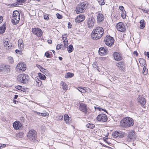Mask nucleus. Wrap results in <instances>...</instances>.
I'll list each match as a JSON object with an SVG mask.
<instances>
[{"label":"nucleus","instance_id":"nucleus-1","mask_svg":"<svg viewBox=\"0 0 149 149\" xmlns=\"http://www.w3.org/2000/svg\"><path fill=\"white\" fill-rule=\"evenodd\" d=\"M104 30L102 28L97 27L93 29L91 34L92 38L95 40H97L101 38L103 33Z\"/></svg>","mask_w":149,"mask_h":149},{"label":"nucleus","instance_id":"nucleus-2","mask_svg":"<svg viewBox=\"0 0 149 149\" xmlns=\"http://www.w3.org/2000/svg\"><path fill=\"white\" fill-rule=\"evenodd\" d=\"M134 124V120L130 117L124 118L121 120L120 123L121 126L125 128L132 126Z\"/></svg>","mask_w":149,"mask_h":149},{"label":"nucleus","instance_id":"nucleus-3","mask_svg":"<svg viewBox=\"0 0 149 149\" xmlns=\"http://www.w3.org/2000/svg\"><path fill=\"white\" fill-rule=\"evenodd\" d=\"M89 5L87 1L83 2L77 5L76 7V12L77 13H81L84 12Z\"/></svg>","mask_w":149,"mask_h":149},{"label":"nucleus","instance_id":"nucleus-4","mask_svg":"<svg viewBox=\"0 0 149 149\" xmlns=\"http://www.w3.org/2000/svg\"><path fill=\"white\" fill-rule=\"evenodd\" d=\"M11 18V21L13 24L16 25L18 24L20 19V15L19 11L17 10L14 11Z\"/></svg>","mask_w":149,"mask_h":149},{"label":"nucleus","instance_id":"nucleus-5","mask_svg":"<svg viewBox=\"0 0 149 149\" xmlns=\"http://www.w3.org/2000/svg\"><path fill=\"white\" fill-rule=\"evenodd\" d=\"M27 137L30 141H34L37 138V132L33 130H30L28 133Z\"/></svg>","mask_w":149,"mask_h":149},{"label":"nucleus","instance_id":"nucleus-6","mask_svg":"<svg viewBox=\"0 0 149 149\" xmlns=\"http://www.w3.org/2000/svg\"><path fill=\"white\" fill-rule=\"evenodd\" d=\"M18 81L21 83H26L28 81L29 77L26 74H20L17 77Z\"/></svg>","mask_w":149,"mask_h":149},{"label":"nucleus","instance_id":"nucleus-7","mask_svg":"<svg viewBox=\"0 0 149 149\" xmlns=\"http://www.w3.org/2000/svg\"><path fill=\"white\" fill-rule=\"evenodd\" d=\"M105 44L108 46H111L113 45L114 43L113 38L110 36H107L104 38Z\"/></svg>","mask_w":149,"mask_h":149},{"label":"nucleus","instance_id":"nucleus-8","mask_svg":"<svg viewBox=\"0 0 149 149\" xmlns=\"http://www.w3.org/2000/svg\"><path fill=\"white\" fill-rule=\"evenodd\" d=\"M97 119L100 122H106L108 120V118L106 114L102 113L97 116Z\"/></svg>","mask_w":149,"mask_h":149},{"label":"nucleus","instance_id":"nucleus-9","mask_svg":"<svg viewBox=\"0 0 149 149\" xmlns=\"http://www.w3.org/2000/svg\"><path fill=\"white\" fill-rule=\"evenodd\" d=\"M32 33L38 37H40L42 35V30L38 28H32Z\"/></svg>","mask_w":149,"mask_h":149},{"label":"nucleus","instance_id":"nucleus-10","mask_svg":"<svg viewBox=\"0 0 149 149\" xmlns=\"http://www.w3.org/2000/svg\"><path fill=\"white\" fill-rule=\"evenodd\" d=\"M113 138H122L124 136L123 133L121 131H116L112 134Z\"/></svg>","mask_w":149,"mask_h":149},{"label":"nucleus","instance_id":"nucleus-11","mask_svg":"<svg viewBox=\"0 0 149 149\" xmlns=\"http://www.w3.org/2000/svg\"><path fill=\"white\" fill-rule=\"evenodd\" d=\"M116 28L118 31L120 32H124L126 30L125 26L122 22H120L117 24Z\"/></svg>","mask_w":149,"mask_h":149},{"label":"nucleus","instance_id":"nucleus-12","mask_svg":"<svg viewBox=\"0 0 149 149\" xmlns=\"http://www.w3.org/2000/svg\"><path fill=\"white\" fill-rule=\"evenodd\" d=\"M10 69L8 66L4 65L0 68V74H5L9 71Z\"/></svg>","mask_w":149,"mask_h":149},{"label":"nucleus","instance_id":"nucleus-13","mask_svg":"<svg viewBox=\"0 0 149 149\" xmlns=\"http://www.w3.org/2000/svg\"><path fill=\"white\" fill-rule=\"evenodd\" d=\"M136 138L135 132L133 131H131L129 132L128 136L127 138V140L128 141H131L132 140H134Z\"/></svg>","mask_w":149,"mask_h":149},{"label":"nucleus","instance_id":"nucleus-14","mask_svg":"<svg viewBox=\"0 0 149 149\" xmlns=\"http://www.w3.org/2000/svg\"><path fill=\"white\" fill-rule=\"evenodd\" d=\"M95 20V19L93 17H91L88 19L87 24L89 28H91L93 27L94 25Z\"/></svg>","mask_w":149,"mask_h":149},{"label":"nucleus","instance_id":"nucleus-15","mask_svg":"<svg viewBox=\"0 0 149 149\" xmlns=\"http://www.w3.org/2000/svg\"><path fill=\"white\" fill-rule=\"evenodd\" d=\"M138 102L143 107H145L144 106L146 104L145 99L141 95H139L137 98Z\"/></svg>","mask_w":149,"mask_h":149},{"label":"nucleus","instance_id":"nucleus-16","mask_svg":"<svg viewBox=\"0 0 149 149\" xmlns=\"http://www.w3.org/2000/svg\"><path fill=\"white\" fill-rule=\"evenodd\" d=\"M14 128L17 130L22 127V124L19 121H16L13 124Z\"/></svg>","mask_w":149,"mask_h":149},{"label":"nucleus","instance_id":"nucleus-17","mask_svg":"<svg viewBox=\"0 0 149 149\" xmlns=\"http://www.w3.org/2000/svg\"><path fill=\"white\" fill-rule=\"evenodd\" d=\"M25 65L23 62L18 63L17 66V68L22 71H25L26 70Z\"/></svg>","mask_w":149,"mask_h":149},{"label":"nucleus","instance_id":"nucleus-18","mask_svg":"<svg viewBox=\"0 0 149 149\" xmlns=\"http://www.w3.org/2000/svg\"><path fill=\"white\" fill-rule=\"evenodd\" d=\"M79 108L80 110L85 113H86L87 112V106L85 104L81 103L80 104Z\"/></svg>","mask_w":149,"mask_h":149},{"label":"nucleus","instance_id":"nucleus-19","mask_svg":"<svg viewBox=\"0 0 149 149\" xmlns=\"http://www.w3.org/2000/svg\"><path fill=\"white\" fill-rule=\"evenodd\" d=\"M97 22L98 23H100L103 21L104 17L103 14L99 13L97 15Z\"/></svg>","mask_w":149,"mask_h":149},{"label":"nucleus","instance_id":"nucleus-20","mask_svg":"<svg viewBox=\"0 0 149 149\" xmlns=\"http://www.w3.org/2000/svg\"><path fill=\"white\" fill-rule=\"evenodd\" d=\"M113 56L116 60L119 61L121 60V57L118 52H115L113 54Z\"/></svg>","mask_w":149,"mask_h":149},{"label":"nucleus","instance_id":"nucleus-21","mask_svg":"<svg viewBox=\"0 0 149 149\" xmlns=\"http://www.w3.org/2000/svg\"><path fill=\"white\" fill-rule=\"evenodd\" d=\"M107 52L106 50L104 47H101L100 48L99 51V53L100 55L102 56L105 54Z\"/></svg>","mask_w":149,"mask_h":149},{"label":"nucleus","instance_id":"nucleus-22","mask_svg":"<svg viewBox=\"0 0 149 149\" xmlns=\"http://www.w3.org/2000/svg\"><path fill=\"white\" fill-rule=\"evenodd\" d=\"M125 63L123 61H120L118 63L116 64V65L118 67L121 68V70H123V66H125Z\"/></svg>","mask_w":149,"mask_h":149},{"label":"nucleus","instance_id":"nucleus-23","mask_svg":"<svg viewBox=\"0 0 149 149\" xmlns=\"http://www.w3.org/2000/svg\"><path fill=\"white\" fill-rule=\"evenodd\" d=\"M64 120L65 123L68 124H70V120L68 115L66 114L64 116Z\"/></svg>","mask_w":149,"mask_h":149},{"label":"nucleus","instance_id":"nucleus-24","mask_svg":"<svg viewBox=\"0 0 149 149\" xmlns=\"http://www.w3.org/2000/svg\"><path fill=\"white\" fill-rule=\"evenodd\" d=\"M140 28L141 29H143L145 26L146 23L144 19H141L140 21Z\"/></svg>","mask_w":149,"mask_h":149},{"label":"nucleus","instance_id":"nucleus-25","mask_svg":"<svg viewBox=\"0 0 149 149\" xmlns=\"http://www.w3.org/2000/svg\"><path fill=\"white\" fill-rule=\"evenodd\" d=\"M139 62L140 63V64L142 66H144V65H146V60H144L143 58H140L139 59Z\"/></svg>","mask_w":149,"mask_h":149},{"label":"nucleus","instance_id":"nucleus-26","mask_svg":"<svg viewBox=\"0 0 149 149\" xmlns=\"http://www.w3.org/2000/svg\"><path fill=\"white\" fill-rule=\"evenodd\" d=\"M6 29V25L4 24L2 26L0 27V34L3 33Z\"/></svg>","mask_w":149,"mask_h":149},{"label":"nucleus","instance_id":"nucleus-27","mask_svg":"<svg viewBox=\"0 0 149 149\" xmlns=\"http://www.w3.org/2000/svg\"><path fill=\"white\" fill-rule=\"evenodd\" d=\"M4 46L6 47H8V48H10L11 47H12V44L10 42L5 41L4 42Z\"/></svg>","mask_w":149,"mask_h":149},{"label":"nucleus","instance_id":"nucleus-28","mask_svg":"<svg viewBox=\"0 0 149 149\" xmlns=\"http://www.w3.org/2000/svg\"><path fill=\"white\" fill-rule=\"evenodd\" d=\"M61 84L62 86V88L64 90H67L68 89V87L66 84L65 83L62 81Z\"/></svg>","mask_w":149,"mask_h":149},{"label":"nucleus","instance_id":"nucleus-29","mask_svg":"<svg viewBox=\"0 0 149 149\" xmlns=\"http://www.w3.org/2000/svg\"><path fill=\"white\" fill-rule=\"evenodd\" d=\"M45 55L47 58H51L52 57V52L47 51L45 53Z\"/></svg>","mask_w":149,"mask_h":149},{"label":"nucleus","instance_id":"nucleus-30","mask_svg":"<svg viewBox=\"0 0 149 149\" xmlns=\"http://www.w3.org/2000/svg\"><path fill=\"white\" fill-rule=\"evenodd\" d=\"M86 126L87 128L90 129L94 128L95 127V125L94 124L90 123H88Z\"/></svg>","mask_w":149,"mask_h":149},{"label":"nucleus","instance_id":"nucleus-31","mask_svg":"<svg viewBox=\"0 0 149 149\" xmlns=\"http://www.w3.org/2000/svg\"><path fill=\"white\" fill-rule=\"evenodd\" d=\"M38 75L39 77L41 79H42L43 80L45 79L46 77L44 75L41 74L40 73H38Z\"/></svg>","mask_w":149,"mask_h":149},{"label":"nucleus","instance_id":"nucleus-32","mask_svg":"<svg viewBox=\"0 0 149 149\" xmlns=\"http://www.w3.org/2000/svg\"><path fill=\"white\" fill-rule=\"evenodd\" d=\"M74 74L73 73L70 72H68L65 75V77L66 78H68L71 77L73 76Z\"/></svg>","mask_w":149,"mask_h":149},{"label":"nucleus","instance_id":"nucleus-33","mask_svg":"<svg viewBox=\"0 0 149 149\" xmlns=\"http://www.w3.org/2000/svg\"><path fill=\"white\" fill-rule=\"evenodd\" d=\"M68 51L69 53H70L72 52L74 48L73 46L70 45L68 47Z\"/></svg>","mask_w":149,"mask_h":149},{"label":"nucleus","instance_id":"nucleus-34","mask_svg":"<svg viewBox=\"0 0 149 149\" xmlns=\"http://www.w3.org/2000/svg\"><path fill=\"white\" fill-rule=\"evenodd\" d=\"M34 83L37 86H39L41 85L42 82L40 80L38 79L37 81L35 80V81H34Z\"/></svg>","mask_w":149,"mask_h":149},{"label":"nucleus","instance_id":"nucleus-35","mask_svg":"<svg viewBox=\"0 0 149 149\" xmlns=\"http://www.w3.org/2000/svg\"><path fill=\"white\" fill-rule=\"evenodd\" d=\"M34 112L37 113V114L39 116H41L43 117H46L47 114L46 113H42L40 112H38L36 111H34Z\"/></svg>","mask_w":149,"mask_h":149},{"label":"nucleus","instance_id":"nucleus-36","mask_svg":"<svg viewBox=\"0 0 149 149\" xmlns=\"http://www.w3.org/2000/svg\"><path fill=\"white\" fill-rule=\"evenodd\" d=\"M142 66L143 67V73L144 74H146L147 73V72L148 71V69H147L146 68V65Z\"/></svg>","mask_w":149,"mask_h":149},{"label":"nucleus","instance_id":"nucleus-37","mask_svg":"<svg viewBox=\"0 0 149 149\" xmlns=\"http://www.w3.org/2000/svg\"><path fill=\"white\" fill-rule=\"evenodd\" d=\"M15 88L19 90H20L22 91H23L24 92L25 91H26L25 88H23L22 86H20L18 85L16 86Z\"/></svg>","mask_w":149,"mask_h":149},{"label":"nucleus","instance_id":"nucleus-38","mask_svg":"<svg viewBox=\"0 0 149 149\" xmlns=\"http://www.w3.org/2000/svg\"><path fill=\"white\" fill-rule=\"evenodd\" d=\"M26 1V0H17L16 2L17 4L14 3L13 4H20L21 3H24Z\"/></svg>","mask_w":149,"mask_h":149},{"label":"nucleus","instance_id":"nucleus-39","mask_svg":"<svg viewBox=\"0 0 149 149\" xmlns=\"http://www.w3.org/2000/svg\"><path fill=\"white\" fill-rule=\"evenodd\" d=\"M67 36L66 34H65L64 35V36H63V35H62V40L63 42H65L66 41H68L67 38Z\"/></svg>","mask_w":149,"mask_h":149},{"label":"nucleus","instance_id":"nucleus-40","mask_svg":"<svg viewBox=\"0 0 149 149\" xmlns=\"http://www.w3.org/2000/svg\"><path fill=\"white\" fill-rule=\"evenodd\" d=\"M9 62L11 64L13 63L14 62V60L11 57H9L8 58Z\"/></svg>","mask_w":149,"mask_h":149},{"label":"nucleus","instance_id":"nucleus-41","mask_svg":"<svg viewBox=\"0 0 149 149\" xmlns=\"http://www.w3.org/2000/svg\"><path fill=\"white\" fill-rule=\"evenodd\" d=\"M81 19H80L79 17L78 16L75 18V21L76 22V23H79L80 22H82V21H81Z\"/></svg>","mask_w":149,"mask_h":149},{"label":"nucleus","instance_id":"nucleus-42","mask_svg":"<svg viewBox=\"0 0 149 149\" xmlns=\"http://www.w3.org/2000/svg\"><path fill=\"white\" fill-rule=\"evenodd\" d=\"M121 16L123 18H125L126 17V13L125 10L122 11Z\"/></svg>","mask_w":149,"mask_h":149},{"label":"nucleus","instance_id":"nucleus-43","mask_svg":"<svg viewBox=\"0 0 149 149\" xmlns=\"http://www.w3.org/2000/svg\"><path fill=\"white\" fill-rule=\"evenodd\" d=\"M113 80L116 83H118L120 82V80H119L118 78L116 77H114L113 78Z\"/></svg>","mask_w":149,"mask_h":149},{"label":"nucleus","instance_id":"nucleus-44","mask_svg":"<svg viewBox=\"0 0 149 149\" xmlns=\"http://www.w3.org/2000/svg\"><path fill=\"white\" fill-rule=\"evenodd\" d=\"M104 1V0H98V1L100 5H102L105 4V2Z\"/></svg>","mask_w":149,"mask_h":149},{"label":"nucleus","instance_id":"nucleus-45","mask_svg":"<svg viewBox=\"0 0 149 149\" xmlns=\"http://www.w3.org/2000/svg\"><path fill=\"white\" fill-rule=\"evenodd\" d=\"M79 89H78V90L81 93H85L86 92V91L84 88L81 87H79Z\"/></svg>","mask_w":149,"mask_h":149},{"label":"nucleus","instance_id":"nucleus-46","mask_svg":"<svg viewBox=\"0 0 149 149\" xmlns=\"http://www.w3.org/2000/svg\"><path fill=\"white\" fill-rule=\"evenodd\" d=\"M81 19V21L82 22L85 19V16L82 14H81L78 16Z\"/></svg>","mask_w":149,"mask_h":149},{"label":"nucleus","instance_id":"nucleus-47","mask_svg":"<svg viewBox=\"0 0 149 149\" xmlns=\"http://www.w3.org/2000/svg\"><path fill=\"white\" fill-rule=\"evenodd\" d=\"M44 18L46 20H48L49 19V15L47 14H45L44 15Z\"/></svg>","mask_w":149,"mask_h":149},{"label":"nucleus","instance_id":"nucleus-48","mask_svg":"<svg viewBox=\"0 0 149 149\" xmlns=\"http://www.w3.org/2000/svg\"><path fill=\"white\" fill-rule=\"evenodd\" d=\"M95 109H97L98 110H99V111H101V110H102V111H104L106 112H107V111L105 109H102V108H100L98 107H95Z\"/></svg>","mask_w":149,"mask_h":149},{"label":"nucleus","instance_id":"nucleus-49","mask_svg":"<svg viewBox=\"0 0 149 149\" xmlns=\"http://www.w3.org/2000/svg\"><path fill=\"white\" fill-rule=\"evenodd\" d=\"M63 45L62 44H58L57 45L56 47V49L57 50L59 49L61 47V46Z\"/></svg>","mask_w":149,"mask_h":149},{"label":"nucleus","instance_id":"nucleus-50","mask_svg":"<svg viewBox=\"0 0 149 149\" xmlns=\"http://www.w3.org/2000/svg\"><path fill=\"white\" fill-rule=\"evenodd\" d=\"M40 71L42 72H43V73H46V72L47 71V70L42 68L40 70Z\"/></svg>","mask_w":149,"mask_h":149},{"label":"nucleus","instance_id":"nucleus-51","mask_svg":"<svg viewBox=\"0 0 149 149\" xmlns=\"http://www.w3.org/2000/svg\"><path fill=\"white\" fill-rule=\"evenodd\" d=\"M57 118H58V120H62L63 119V116H58Z\"/></svg>","mask_w":149,"mask_h":149},{"label":"nucleus","instance_id":"nucleus-52","mask_svg":"<svg viewBox=\"0 0 149 149\" xmlns=\"http://www.w3.org/2000/svg\"><path fill=\"white\" fill-rule=\"evenodd\" d=\"M20 44H23V42L22 39H19L18 41V45H20Z\"/></svg>","mask_w":149,"mask_h":149},{"label":"nucleus","instance_id":"nucleus-53","mask_svg":"<svg viewBox=\"0 0 149 149\" xmlns=\"http://www.w3.org/2000/svg\"><path fill=\"white\" fill-rule=\"evenodd\" d=\"M56 16L57 18L58 19H61L62 18V16L60 15L59 13H57L56 14Z\"/></svg>","mask_w":149,"mask_h":149},{"label":"nucleus","instance_id":"nucleus-54","mask_svg":"<svg viewBox=\"0 0 149 149\" xmlns=\"http://www.w3.org/2000/svg\"><path fill=\"white\" fill-rule=\"evenodd\" d=\"M119 9L122 11L125 10L123 6H119Z\"/></svg>","mask_w":149,"mask_h":149},{"label":"nucleus","instance_id":"nucleus-55","mask_svg":"<svg viewBox=\"0 0 149 149\" xmlns=\"http://www.w3.org/2000/svg\"><path fill=\"white\" fill-rule=\"evenodd\" d=\"M64 43V46L65 47H66L68 45V41H66L63 42Z\"/></svg>","mask_w":149,"mask_h":149},{"label":"nucleus","instance_id":"nucleus-56","mask_svg":"<svg viewBox=\"0 0 149 149\" xmlns=\"http://www.w3.org/2000/svg\"><path fill=\"white\" fill-rule=\"evenodd\" d=\"M18 47L19 48L22 49L23 48L24 45L23 44H20V45H18Z\"/></svg>","mask_w":149,"mask_h":149},{"label":"nucleus","instance_id":"nucleus-57","mask_svg":"<svg viewBox=\"0 0 149 149\" xmlns=\"http://www.w3.org/2000/svg\"><path fill=\"white\" fill-rule=\"evenodd\" d=\"M15 52L16 53L21 54L22 51L20 50L16 49L15 50Z\"/></svg>","mask_w":149,"mask_h":149},{"label":"nucleus","instance_id":"nucleus-58","mask_svg":"<svg viewBox=\"0 0 149 149\" xmlns=\"http://www.w3.org/2000/svg\"><path fill=\"white\" fill-rule=\"evenodd\" d=\"M93 67L95 68H96L97 70L98 69V66L96 65V64H93Z\"/></svg>","mask_w":149,"mask_h":149},{"label":"nucleus","instance_id":"nucleus-59","mask_svg":"<svg viewBox=\"0 0 149 149\" xmlns=\"http://www.w3.org/2000/svg\"><path fill=\"white\" fill-rule=\"evenodd\" d=\"M133 54L134 55H135L136 56H137L138 55V54L136 51L134 52Z\"/></svg>","mask_w":149,"mask_h":149},{"label":"nucleus","instance_id":"nucleus-60","mask_svg":"<svg viewBox=\"0 0 149 149\" xmlns=\"http://www.w3.org/2000/svg\"><path fill=\"white\" fill-rule=\"evenodd\" d=\"M19 134V136L20 138H22L23 137V133L22 132H19L18 133Z\"/></svg>","mask_w":149,"mask_h":149},{"label":"nucleus","instance_id":"nucleus-61","mask_svg":"<svg viewBox=\"0 0 149 149\" xmlns=\"http://www.w3.org/2000/svg\"><path fill=\"white\" fill-rule=\"evenodd\" d=\"M70 24H71V23L70 22H68V27L69 28H71L72 25H71Z\"/></svg>","mask_w":149,"mask_h":149},{"label":"nucleus","instance_id":"nucleus-62","mask_svg":"<svg viewBox=\"0 0 149 149\" xmlns=\"http://www.w3.org/2000/svg\"><path fill=\"white\" fill-rule=\"evenodd\" d=\"M47 42L49 44H51L52 43V41L51 40H47Z\"/></svg>","mask_w":149,"mask_h":149},{"label":"nucleus","instance_id":"nucleus-63","mask_svg":"<svg viewBox=\"0 0 149 149\" xmlns=\"http://www.w3.org/2000/svg\"><path fill=\"white\" fill-rule=\"evenodd\" d=\"M37 67L40 69H40H41V68H42L41 65H37Z\"/></svg>","mask_w":149,"mask_h":149},{"label":"nucleus","instance_id":"nucleus-64","mask_svg":"<svg viewBox=\"0 0 149 149\" xmlns=\"http://www.w3.org/2000/svg\"><path fill=\"white\" fill-rule=\"evenodd\" d=\"M145 55H146L148 58H149V52H147L146 54H145Z\"/></svg>","mask_w":149,"mask_h":149}]
</instances>
